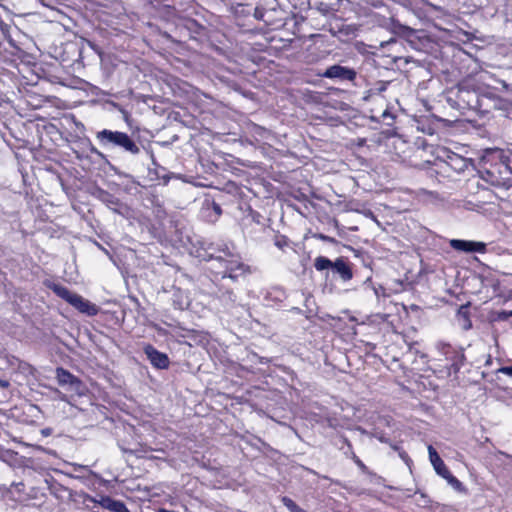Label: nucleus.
I'll list each match as a JSON object with an SVG mask.
<instances>
[{
	"label": "nucleus",
	"instance_id": "obj_1",
	"mask_svg": "<svg viewBox=\"0 0 512 512\" xmlns=\"http://www.w3.org/2000/svg\"><path fill=\"white\" fill-rule=\"evenodd\" d=\"M217 252V255L210 254L208 259L216 262L218 268H223V270L218 272L221 274L222 279L229 278L232 281H237L239 277L249 272V267L242 262L241 257L234 253L227 244H221Z\"/></svg>",
	"mask_w": 512,
	"mask_h": 512
},
{
	"label": "nucleus",
	"instance_id": "obj_2",
	"mask_svg": "<svg viewBox=\"0 0 512 512\" xmlns=\"http://www.w3.org/2000/svg\"><path fill=\"white\" fill-rule=\"evenodd\" d=\"M455 104L459 109H469L478 112L481 115L490 113V107H483L485 102H492L491 96L479 94L475 89H470L465 82L457 85L456 90H452Z\"/></svg>",
	"mask_w": 512,
	"mask_h": 512
},
{
	"label": "nucleus",
	"instance_id": "obj_3",
	"mask_svg": "<svg viewBox=\"0 0 512 512\" xmlns=\"http://www.w3.org/2000/svg\"><path fill=\"white\" fill-rule=\"evenodd\" d=\"M97 138L103 143V145L121 147L132 155H136L140 152L139 146L130 136L117 130H101L98 132Z\"/></svg>",
	"mask_w": 512,
	"mask_h": 512
},
{
	"label": "nucleus",
	"instance_id": "obj_4",
	"mask_svg": "<svg viewBox=\"0 0 512 512\" xmlns=\"http://www.w3.org/2000/svg\"><path fill=\"white\" fill-rule=\"evenodd\" d=\"M373 141L379 146H384L388 152H393L397 155L405 153L408 146L407 140L396 130H381L373 138Z\"/></svg>",
	"mask_w": 512,
	"mask_h": 512
},
{
	"label": "nucleus",
	"instance_id": "obj_5",
	"mask_svg": "<svg viewBox=\"0 0 512 512\" xmlns=\"http://www.w3.org/2000/svg\"><path fill=\"white\" fill-rule=\"evenodd\" d=\"M167 121L170 126H183L185 128H195L196 118L186 107L175 106L167 113Z\"/></svg>",
	"mask_w": 512,
	"mask_h": 512
},
{
	"label": "nucleus",
	"instance_id": "obj_6",
	"mask_svg": "<svg viewBox=\"0 0 512 512\" xmlns=\"http://www.w3.org/2000/svg\"><path fill=\"white\" fill-rule=\"evenodd\" d=\"M56 379L60 386L67 387L69 391L75 393L76 395H84L86 388L82 381L68 370L62 367H58L56 369Z\"/></svg>",
	"mask_w": 512,
	"mask_h": 512
},
{
	"label": "nucleus",
	"instance_id": "obj_7",
	"mask_svg": "<svg viewBox=\"0 0 512 512\" xmlns=\"http://www.w3.org/2000/svg\"><path fill=\"white\" fill-rule=\"evenodd\" d=\"M450 246L456 250L466 253H484L486 251V244L478 241L452 239L450 240Z\"/></svg>",
	"mask_w": 512,
	"mask_h": 512
},
{
	"label": "nucleus",
	"instance_id": "obj_8",
	"mask_svg": "<svg viewBox=\"0 0 512 512\" xmlns=\"http://www.w3.org/2000/svg\"><path fill=\"white\" fill-rule=\"evenodd\" d=\"M321 76L330 78V79H341V80H354L356 77V72L353 69L348 67H344L338 64L332 65L328 67Z\"/></svg>",
	"mask_w": 512,
	"mask_h": 512
},
{
	"label": "nucleus",
	"instance_id": "obj_9",
	"mask_svg": "<svg viewBox=\"0 0 512 512\" xmlns=\"http://www.w3.org/2000/svg\"><path fill=\"white\" fill-rule=\"evenodd\" d=\"M169 86L171 88L173 96L178 99L188 100L190 99L191 95L194 94V87L186 81H183L178 78L172 79L171 82L169 83Z\"/></svg>",
	"mask_w": 512,
	"mask_h": 512
},
{
	"label": "nucleus",
	"instance_id": "obj_10",
	"mask_svg": "<svg viewBox=\"0 0 512 512\" xmlns=\"http://www.w3.org/2000/svg\"><path fill=\"white\" fill-rule=\"evenodd\" d=\"M144 352L151 362V364L157 369H167L169 367V358L165 353L158 351L152 345H147Z\"/></svg>",
	"mask_w": 512,
	"mask_h": 512
},
{
	"label": "nucleus",
	"instance_id": "obj_11",
	"mask_svg": "<svg viewBox=\"0 0 512 512\" xmlns=\"http://www.w3.org/2000/svg\"><path fill=\"white\" fill-rule=\"evenodd\" d=\"M469 163L467 158L450 151L446 153V159L444 160V164L457 173L465 171Z\"/></svg>",
	"mask_w": 512,
	"mask_h": 512
},
{
	"label": "nucleus",
	"instance_id": "obj_12",
	"mask_svg": "<svg viewBox=\"0 0 512 512\" xmlns=\"http://www.w3.org/2000/svg\"><path fill=\"white\" fill-rule=\"evenodd\" d=\"M499 160V163H495V166L499 165V172L502 173L501 168L508 169V165L506 163V158L503 155V151L498 148L486 149L484 155L482 156V161L485 165L489 164L493 167V161Z\"/></svg>",
	"mask_w": 512,
	"mask_h": 512
},
{
	"label": "nucleus",
	"instance_id": "obj_13",
	"mask_svg": "<svg viewBox=\"0 0 512 512\" xmlns=\"http://www.w3.org/2000/svg\"><path fill=\"white\" fill-rule=\"evenodd\" d=\"M436 347L438 351L446 357V359L452 361L451 367L455 372H457L460 369L457 361L464 357L463 354L455 351L451 345L447 343L439 342Z\"/></svg>",
	"mask_w": 512,
	"mask_h": 512
},
{
	"label": "nucleus",
	"instance_id": "obj_14",
	"mask_svg": "<svg viewBox=\"0 0 512 512\" xmlns=\"http://www.w3.org/2000/svg\"><path fill=\"white\" fill-rule=\"evenodd\" d=\"M73 300L74 301L71 305L75 307L77 310H79L81 313H85L88 316H94L99 311V308L95 304L84 299L82 296L78 294Z\"/></svg>",
	"mask_w": 512,
	"mask_h": 512
},
{
	"label": "nucleus",
	"instance_id": "obj_15",
	"mask_svg": "<svg viewBox=\"0 0 512 512\" xmlns=\"http://www.w3.org/2000/svg\"><path fill=\"white\" fill-rule=\"evenodd\" d=\"M428 453L430 462L439 476L443 477L444 475L448 474V472H450L432 445L428 446Z\"/></svg>",
	"mask_w": 512,
	"mask_h": 512
},
{
	"label": "nucleus",
	"instance_id": "obj_16",
	"mask_svg": "<svg viewBox=\"0 0 512 512\" xmlns=\"http://www.w3.org/2000/svg\"><path fill=\"white\" fill-rule=\"evenodd\" d=\"M332 270L339 274L340 278L345 282L351 280L353 277L349 264L342 257L334 261Z\"/></svg>",
	"mask_w": 512,
	"mask_h": 512
},
{
	"label": "nucleus",
	"instance_id": "obj_17",
	"mask_svg": "<svg viewBox=\"0 0 512 512\" xmlns=\"http://www.w3.org/2000/svg\"><path fill=\"white\" fill-rule=\"evenodd\" d=\"M51 289L58 297L62 298L69 304L73 303V299L77 295L76 293L71 292L68 288L60 284H53V286H51Z\"/></svg>",
	"mask_w": 512,
	"mask_h": 512
},
{
	"label": "nucleus",
	"instance_id": "obj_18",
	"mask_svg": "<svg viewBox=\"0 0 512 512\" xmlns=\"http://www.w3.org/2000/svg\"><path fill=\"white\" fill-rule=\"evenodd\" d=\"M34 122H35L34 128H43V129L56 128L55 123L47 122L43 116L36 114V113L31 115V118H29L27 120V122H23L22 125L26 126L27 123H34Z\"/></svg>",
	"mask_w": 512,
	"mask_h": 512
},
{
	"label": "nucleus",
	"instance_id": "obj_19",
	"mask_svg": "<svg viewBox=\"0 0 512 512\" xmlns=\"http://www.w3.org/2000/svg\"><path fill=\"white\" fill-rule=\"evenodd\" d=\"M99 199L113 211H117V207L120 205L119 199L107 191L101 190L99 192Z\"/></svg>",
	"mask_w": 512,
	"mask_h": 512
},
{
	"label": "nucleus",
	"instance_id": "obj_20",
	"mask_svg": "<svg viewBox=\"0 0 512 512\" xmlns=\"http://www.w3.org/2000/svg\"><path fill=\"white\" fill-rule=\"evenodd\" d=\"M333 261L324 256H318L314 260V267L317 271H324L326 269H332Z\"/></svg>",
	"mask_w": 512,
	"mask_h": 512
},
{
	"label": "nucleus",
	"instance_id": "obj_21",
	"mask_svg": "<svg viewBox=\"0 0 512 512\" xmlns=\"http://www.w3.org/2000/svg\"><path fill=\"white\" fill-rule=\"evenodd\" d=\"M316 8L319 10L323 15H329L335 12L337 9L335 8L334 4L326 3L323 1H319L316 3Z\"/></svg>",
	"mask_w": 512,
	"mask_h": 512
},
{
	"label": "nucleus",
	"instance_id": "obj_22",
	"mask_svg": "<svg viewBox=\"0 0 512 512\" xmlns=\"http://www.w3.org/2000/svg\"><path fill=\"white\" fill-rule=\"evenodd\" d=\"M59 120H60L59 124L61 126L71 125L72 123H74L77 128H80L79 126H81V128H83L82 124H78L75 122V116L72 113H63Z\"/></svg>",
	"mask_w": 512,
	"mask_h": 512
},
{
	"label": "nucleus",
	"instance_id": "obj_23",
	"mask_svg": "<svg viewBox=\"0 0 512 512\" xmlns=\"http://www.w3.org/2000/svg\"><path fill=\"white\" fill-rule=\"evenodd\" d=\"M268 14L269 12L264 9L254 8V17L256 19L264 21L267 26H273V23L266 17Z\"/></svg>",
	"mask_w": 512,
	"mask_h": 512
},
{
	"label": "nucleus",
	"instance_id": "obj_24",
	"mask_svg": "<svg viewBox=\"0 0 512 512\" xmlns=\"http://www.w3.org/2000/svg\"><path fill=\"white\" fill-rule=\"evenodd\" d=\"M444 479L447 480V482L457 491H463V484L451 474V472H448V474L443 476Z\"/></svg>",
	"mask_w": 512,
	"mask_h": 512
},
{
	"label": "nucleus",
	"instance_id": "obj_25",
	"mask_svg": "<svg viewBox=\"0 0 512 512\" xmlns=\"http://www.w3.org/2000/svg\"><path fill=\"white\" fill-rule=\"evenodd\" d=\"M281 502L290 512H297L300 508L291 498L283 496Z\"/></svg>",
	"mask_w": 512,
	"mask_h": 512
},
{
	"label": "nucleus",
	"instance_id": "obj_26",
	"mask_svg": "<svg viewBox=\"0 0 512 512\" xmlns=\"http://www.w3.org/2000/svg\"><path fill=\"white\" fill-rule=\"evenodd\" d=\"M382 118H383V123L387 126H392L394 124V121H395V116L392 115L391 113L385 111L383 114H382Z\"/></svg>",
	"mask_w": 512,
	"mask_h": 512
},
{
	"label": "nucleus",
	"instance_id": "obj_27",
	"mask_svg": "<svg viewBox=\"0 0 512 512\" xmlns=\"http://www.w3.org/2000/svg\"><path fill=\"white\" fill-rule=\"evenodd\" d=\"M414 145L418 149L427 150L429 145L427 144L426 140L422 137H417L414 141Z\"/></svg>",
	"mask_w": 512,
	"mask_h": 512
},
{
	"label": "nucleus",
	"instance_id": "obj_28",
	"mask_svg": "<svg viewBox=\"0 0 512 512\" xmlns=\"http://www.w3.org/2000/svg\"><path fill=\"white\" fill-rule=\"evenodd\" d=\"M111 508L115 512H128L126 506L120 501H113Z\"/></svg>",
	"mask_w": 512,
	"mask_h": 512
},
{
	"label": "nucleus",
	"instance_id": "obj_29",
	"mask_svg": "<svg viewBox=\"0 0 512 512\" xmlns=\"http://www.w3.org/2000/svg\"><path fill=\"white\" fill-rule=\"evenodd\" d=\"M0 29H1L2 33L4 34L5 38L8 39L9 41H11V37L9 35L10 26L4 22H0Z\"/></svg>",
	"mask_w": 512,
	"mask_h": 512
},
{
	"label": "nucleus",
	"instance_id": "obj_30",
	"mask_svg": "<svg viewBox=\"0 0 512 512\" xmlns=\"http://www.w3.org/2000/svg\"><path fill=\"white\" fill-rule=\"evenodd\" d=\"M460 315L463 318L462 328L464 330H469L472 327V323H471L470 319L468 318L466 313L460 314Z\"/></svg>",
	"mask_w": 512,
	"mask_h": 512
},
{
	"label": "nucleus",
	"instance_id": "obj_31",
	"mask_svg": "<svg viewBox=\"0 0 512 512\" xmlns=\"http://www.w3.org/2000/svg\"><path fill=\"white\" fill-rule=\"evenodd\" d=\"M497 373H502L509 377H512V365L510 366H502L497 370Z\"/></svg>",
	"mask_w": 512,
	"mask_h": 512
},
{
	"label": "nucleus",
	"instance_id": "obj_32",
	"mask_svg": "<svg viewBox=\"0 0 512 512\" xmlns=\"http://www.w3.org/2000/svg\"><path fill=\"white\" fill-rule=\"evenodd\" d=\"M121 115H122V118L124 119V121L126 122V124L130 127V128H133V124H132V121H131V118H130V115L128 112L124 111V110H121Z\"/></svg>",
	"mask_w": 512,
	"mask_h": 512
},
{
	"label": "nucleus",
	"instance_id": "obj_33",
	"mask_svg": "<svg viewBox=\"0 0 512 512\" xmlns=\"http://www.w3.org/2000/svg\"><path fill=\"white\" fill-rule=\"evenodd\" d=\"M492 98V102H485L483 107H490V112L496 108V100Z\"/></svg>",
	"mask_w": 512,
	"mask_h": 512
},
{
	"label": "nucleus",
	"instance_id": "obj_34",
	"mask_svg": "<svg viewBox=\"0 0 512 512\" xmlns=\"http://www.w3.org/2000/svg\"><path fill=\"white\" fill-rule=\"evenodd\" d=\"M352 459L359 467H364L363 462L352 452Z\"/></svg>",
	"mask_w": 512,
	"mask_h": 512
},
{
	"label": "nucleus",
	"instance_id": "obj_35",
	"mask_svg": "<svg viewBox=\"0 0 512 512\" xmlns=\"http://www.w3.org/2000/svg\"><path fill=\"white\" fill-rule=\"evenodd\" d=\"M8 131H9V133H10L13 137H15V138H17V139L19 138V134H22V132H23V130H21V129H18V130H8Z\"/></svg>",
	"mask_w": 512,
	"mask_h": 512
},
{
	"label": "nucleus",
	"instance_id": "obj_36",
	"mask_svg": "<svg viewBox=\"0 0 512 512\" xmlns=\"http://www.w3.org/2000/svg\"><path fill=\"white\" fill-rule=\"evenodd\" d=\"M58 397L61 401H65L69 403L68 396L57 390Z\"/></svg>",
	"mask_w": 512,
	"mask_h": 512
},
{
	"label": "nucleus",
	"instance_id": "obj_37",
	"mask_svg": "<svg viewBox=\"0 0 512 512\" xmlns=\"http://www.w3.org/2000/svg\"><path fill=\"white\" fill-rule=\"evenodd\" d=\"M9 386H10V383L8 380L0 378V387L1 388H8Z\"/></svg>",
	"mask_w": 512,
	"mask_h": 512
},
{
	"label": "nucleus",
	"instance_id": "obj_38",
	"mask_svg": "<svg viewBox=\"0 0 512 512\" xmlns=\"http://www.w3.org/2000/svg\"><path fill=\"white\" fill-rule=\"evenodd\" d=\"M374 436L381 442L383 443H388V439L386 437H384L382 434H374Z\"/></svg>",
	"mask_w": 512,
	"mask_h": 512
},
{
	"label": "nucleus",
	"instance_id": "obj_39",
	"mask_svg": "<svg viewBox=\"0 0 512 512\" xmlns=\"http://www.w3.org/2000/svg\"><path fill=\"white\" fill-rule=\"evenodd\" d=\"M399 455L400 457L405 461V462H408L410 460V458L408 457L407 453L404 452V451H400L399 452Z\"/></svg>",
	"mask_w": 512,
	"mask_h": 512
},
{
	"label": "nucleus",
	"instance_id": "obj_40",
	"mask_svg": "<svg viewBox=\"0 0 512 512\" xmlns=\"http://www.w3.org/2000/svg\"><path fill=\"white\" fill-rule=\"evenodd\" d=\"M227 294H228V298H229L231 301H233V302H234V301L236 300V296L234 295V293H233V292L228 291V292H227Z\"/></svg>",
	"mask_w": 512,
	"mask_h": 512
},
{
	"label": "nucleus",
	"instance_id": "obj_41",
	"mask_svg": "<svg viewBox=\"0 0 512 512\" xmlns=\"http://www.w3.org/2000/svg\"><path fill=\"white\" fill-rule=\"evenodd\" d=\"M214 211L217 213V214H220L221 213V208L218 204H214Z\"/></svg>",
	"mask_w": 512,
	"mask_h": 512
},
{
	"label": "nucleus",
	"instance_id": "obj_42",
	"mask_svg": "<svg viewBox=\"0 0 512 512\" xmlns=\"http://www.w3.org/2000/svg\"><path fill=\"white\" fill-rule=\"evenodd\" d=\"M275 245L278 246L279 248H283V246L285 245V241H277Z\"/></svg>",
	"mask_w": 512,
	"mask_h": 512
},
{
	"label": "nucleus",
	"instance_id": "obj_43",
	"mask_svg": "<svg viewBox=\"0 0 512 512\" xmlns=\"http://www.w3.org/2000/svg\"><path fill=\"white\" fill-rule=\"evenodd\" d=\"M343 442H344V443H345L349 448H351V443L349 442V440H348V439L344 438V439H343Z\"/></svg>",
	"mask_w": 512,
	"mask_h": 512
},
{
	"label": "nucleus",
	"instance_id": "obj_44",
	"mask_svg": "<svg viewBox=\"0 0 512 512\" xmlns=\"http://www.w3.org/2000/svg\"><path fill=\"white\" fill-rule=\"evenodd\" d=\"M420 496H421V499H422V500H424V503L426 504V503L428 502V501L426 500V495H425V494H423V493H421V494H420Z\"/></svg>",
	"mask_w": 512,
	"mask_h": 512
},
{
	"label": "nucleus",
	"instance_id": "obj_45",
	"mask_svg": "<svg viewBox=\"0 0 512 512\" xmlns=\"http://www.w3.org/2000/svg\"><path fill=\"white\" fill-rule=\"evenodd\" d=\"M420 496H421V499H422V500H424V503L426 504V503L428 502V501L426 500V495H425V494H423V493H421V494H420Z\"/></svg>",
	"mask_w": 512,
	"mask_h": 512
},
{
	"label": "nucleus",
	"instance_id": "obj_46",
	"mask_svg": "<svg viewBox=\"0 0 512 512\" xmlns=\"http://www.w3.org/2000/svg\"><path fill=\"white\" fill-rule=\"evenodd\" d=\"M392 448L397 451L399 450L398 446H392Z\"/></svg>",
	"mask_w": 512,
	"mask_h": 512
},
{
	"label": "nucleus",
	"instance_id": "obj_47",
	"mask_svg": "<svg viewBox=\"0 0 512 512\" xmlns=\"http://www.w3.org/2000/svg\"><path fill=\"white\" fill-rule=\"evenodd\" d=\"M429 132V135H433V130H427Z\"/></svg>",
	"mask_w": 512,
	"mask_h": 512
},
{
	"label": "nucleus",
	"instance_id": "obj_48",
	"mask_svg": "<svg viewBox=\"0 0 512 512\" xmlns=\"http://www.w3.org/2000/svg\"><path fill=\"white\" fill-rule=\"evenodd\" d=\"M132 183H133L134 185H139V183H138V182H136V181H134V180H132Z\"/></svg>",
	"mask_w": 512,
	"mask_h": 512
},
{
	"label": "nucleus",
	"instance_id": "obj_49",
	"mask_svg": "<svg viewBox=\"0 0 512 512\" xmlns=\"http://www.w3.org/2000/svg\"><path fill=\"white\" fill-rule=\"evenodd\" d=\"M254 128H262V127L259 125H254Z\"/></svg>",
	"mask_w": 512,
	"mask_h": 512
},
{
	"label": "nucleus",
	"instance_id": "obj_50",
	"mask_svg": "<svg viewBox=\"0 0 512 512\" xmlns=\"http://www.w3.org/2000/svg\"><path fill=\"white\" fill-rule=\"evenodd\" d=\"M125 177H126V178H132V176H130V175H128V174H126V175H125Z\"/></svg>",
	"mask_w": 512,
	"mask_h": 512
}]
</instances>
